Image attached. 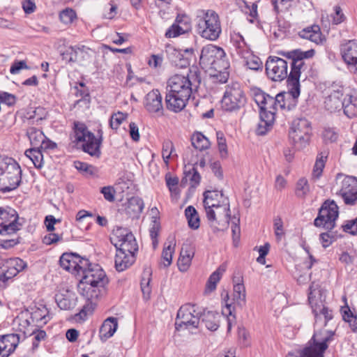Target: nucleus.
<instances>
[{
    "label": "nucleus",
    "instance_id": "37998d69",
    "mask_svg": "<svg viewBox=\"0 0 357 357\" xmlns=\"http://www.w3.org/2000/svg\"><path fill=\"white\" fill-rule=\"evenodd\" d=\"M192 146L198 150L202 151L210 146L208 139L201 132L193 134L191 138Z\"/></svg>",
    "mask_w": 357,
    "mask_h": 357
},
{
    "label": "nucleus",
    "instance_id": "e2e57ef3",
    "mask_svg": "<svg viewBox=\"0 0 357 357\" xmlns=\"http://www.w3.org/2000/svg\"><path fill=\"white\" fill-rule=\"evenodd\" d=\"M341 197L346 204L354 205L357 201V189L344 192Z\"/></svg>",
    "mask_w": 357,
    "mask_h": 357
},
{
    "label": "nucleus",
    "instance_id": "ea45409f",
    "mask_svg": "<svg viewBox=\"0 0 357 357\" xmlns=\"http://www.w3.org/2000/svg\"><path fill=\"white\" fill-rule=\"evenodd\" d=\"M343 320L347 322L354 332L357 331V317L354 314L349 307L346 305L340 310Z\"/></svg>",
    "mask_w": 357,
    "mask_h": 357
},
{
    "label": "nucleus",
    "instance_id": "4d7b16f0",
    "mask_svg": "<svg viewBox=\"0 0 357 357\" xmlns=\"http://www.w3.org/2000/svg\"><path fill=\"white\" fill-rule=\"evenodd\" d=\"M151 271L150 268L145 269L142 275L141 279V290H144L147 288H152V285L151 284Z\"/></svg>",
    "mask_w": 357,
    "mask_h": 357
},
{
    "label": "nucleus",
    "instance_id": "c85d7f7f",
    "mask_svg": "<svg viewBox=\"0 0 357 357\" xmlns=\"http://www.w3.org/2000/svg\"><path fill=\"white\" fill-rule=\"evenodd\" d=\"M118 328V319L115 317H108L102 324L99 330V338L105 342L112 337Z\"/></svg>",
    "mask_w": 357,
    "mask_h": 357
},
{
    "label": "nucleus",
    "instance_id": "5701e85b",
    "mask_svg": "<svg viewBox=\"0 0 357 357\" xmlns=\"http://www.w3.org/2000/svg\"><path fill=\"white\" fill-rule=\"evenodd\" d=\"M340 54L348 67L357 71V40H345L340 45Z\"/></svg>",
    "mask_w": 357,
    "mask_h": 357
},
{
    "label": "nucleus",
    "instance_id": "f704fd0d",
    "mask_svg": "<svg viewBox=\"0 0 357 357\" xmlns=\"http://www.w3.org/2000/svg\"><path fill=\"white\" fill-rule=\"evenodd\" d=\"M326 295L324 291H310L308 294L309 304L312 313H317L321 307L325 305Z\"/></svg>",
    "mask_w": 357,
    "mask_h": 357
},
{
    "label": "nucleus",
    "instance_id": "473e14b6",
    "mask_svg": "<svg viewBox=\"0 0 357 357\" xmlns=\"http://www.w3.org/2000/svg\"><path fill=\"white\" fill-rule=\"evenodd\" d=\"M300 36L316 44L322 43L324 38L322 36L320 28L318 25H313L303 29L300 32Z\"/></svg>",
    "mask_w": 357,
    "mask_h": 357
},
{
    "label": "nucleus",
    "instance_id": "f8f14e48",
    "mask_svg": "<svg viewBox=\"0 0 357 357\" xmlns=\"http://www.w3.org/2000/svg\"><path fill=\"white\" fill-rule=\"evenodd\" d=\"M333 332L328 331L323 335L321 333H314L301 349L302 357H324V352L328 347V342L333 340Z\"/></svg>",
    "mask_w": 357,
    "mask_h": 357
},
{
    "label": "nucleus",
    "instance_id": "69168bd1",
    "mask_svg": "<svg viewBox=\"0 0 357 357\" xmlns=\"http://www.w3.org/2000/svg\"><path fill=\"white\" fill-rule=\"evenodd\" d=\"M100 192L103 195L104 198L109 202H112L114 201L115 190L112 186H105L101 188Z\"/></svg>",
    "mask_w": 357,
    "mask_h": 357
},
{
    "label": "nucleus",
    "instance_id": "6ab92c4d",
    "mask_svg": "<svg viewBox=\"0 0 357 357\" xmlns=\"http://www.w3.org/2000/svg\"><path fill=\"white\" fill-rule=\"evenodd\" d=\"M98 298L99 294L98 291H82L80 299L84 303L81 310L72 317V320L76 323L84 322L87 319L88 316L93 312Z\"/></svg>",
    "mask_w": 357,
    "mask_h": 357
},
{
    "label": "nucleus",
    "instance_id": "393cba45",
    "mask_svg": "<svg viewBox=\"0 0 357 357\" xmlns=\"http://www.w3.org/2000/svg\"><path fill=\"white\" fill-rule=\"evenodd\" d=\"M20 343V335L6 334L0 335V357H9Z\"/></svg>",
    "mask_w": 357,
    "mask_h": 357
},
{
    "label": "nucleus",
    "instance_id": "58836bf2",
    "mask_svg": "<svg viewBox=\"0 0 357 357\" xmlns=\"http://www.w3.org/2000/svg\"><path fill=\"white\" fill-rule=\"evenodd\" d=\"M226 269L227 265L222 264L210 275L206 284L208 290H214L216 288L218 282L220 280Z\"/></svg>",
    "mask_w": 357,
    "mask_h": 357
},
{
    "label": "nucleus",
    "instance_id": "de8ad7c7",
    "mask_svg": "<svg viewBox=\"0 0 357 357\" xmlns=\"http://www.w3.org/2000/svg\"><path fill=\"white\" fill-rule=\"evenodd\" d=\"M128 118V114L121 112L114 113L109 119V126L112 130H117Z\"/></svg>",
    "mask_w": 357,
    "mask_h": 357
},
{
    "label": "nucleus",
    "instance_id": "aec40b11",
    "mask_svg": "<svg viewBox=\"0 0 357 357\" xmlns=\"http://www.w3.org/2000/svg\"><path fill=\"white\" fill-rule=\"evenodd\" d=\"M266 72L272 80L282 81L287 77L288 63L280 57L270 56L266 62Z\"/></svg>",
    "mask_w": 357,
    "mask_h": 357
},
{
    "label": "nucleus",
    "instance_id": "412c9836",
    "mask_svg": "<svg viewBox=\"0 0 357 357\" xmlns=\"http://www.w3.org/2000/svg\"><path fill=\"white\" fill-rule=\"evenodd\" d=\"M18 214L12 208H0V234L10 235L20 230Z\"/></svg>",
    "mask_w": 357,
    "mask_h": 357
},
{
    "label": "nucleus",
    "instance_id": "a878e982",
    "mask_svg": "<svg viewBox=\"0 0 357 357\" xmlns=\"http://www.w3.org/2000/svg\"><path fill=\"white\" fill-rule=\"evenodd\" d=\"M191 29L190 18L186 15L177 16L175 22L165 33L167 38H175L188 32Z\"/></svg>",
    "mask_w": 357,
    "mask_h": 357
},
{
    "label": "nucleus",
    "instance_id": "c03bdc74",
    "mask_svg": "<svg viewBox=\"0 0 357 357\" xmlns=\"http://www.w3.org/2000/svg\"><path fill=\"white\" fill-rule=\"evenodd\" d=\"M357 189V179L354 176H346L342 181V185L340 190V195Z\"/></svg>",
    "mask_w": 357,
    "mask_h": 357
},
{
    "label": "nucleus",
    "instance_id": "79ce46f5",
    "mask_svg": "<svg viewBox=\"0 0 357 357\" xmlns=\"http://www.w3.org/2000/svg\"><path fill=\"white\" fill-rule=\"evenodd\" d=\"M175 246L176 242L174 240L169 241L168 243L165 244L162 252V259L165 266H169L171 264Z\"/></svg>",
    "mask_w": 357,
    "mask_h": 357
},
{
    "label": "nucleus",
    "instance_id": "a19ab883",
    "mask_svg": "<svg viewBox=\"0 0 357 357\" xmlns=\"http://www.w3.org/2000/svg\"><path fill=\"white\" fill-rule=\"evenodd\" d=\"M185 215L188 220V226L192 229H197L199 227V217L196 209L192 206H188L185 210Z\"/></svg>",
    "mask_w": 357,
    "mask_h": 357
},
{
    "label": "nucleus",
    "instance_id": "a18cd8bd",
    "mask_svg": "<svg viewBox=\"0 0 357 357\" xmlns=\"http://www.w3.org/2000/svg\"><path fill=\"white\" fill-rule=\"evenodd\" d=\"M327 158L326 153L321 152L318 154L317 160L313 168L312 175L314 177L319 178L322 174L325 167L326 160Z\"/></svg>",
    "mask_w": 357,
    "mask_h": 357
},
{
    "label": "nucleus",
    "instance_id": "13d9d810",
    "mask_svg": "<svg viewBox=\"0 0 357 357\" xmlns=\"http://www.w3.org/2000/svg\"><path fill=\"white\" fill-rule=\"evenodd\" d=\"M291 0H272L274 10L276 13L287 11L291 6Z\"/></svg>",
    "mask_w": 357,
    "mask_h": 357
},
{
    "label": "nucleus",
    "instance_id": "7c9ffc66",
    "mask_svg": "<svg viewBox=\"0 0 357 357\" xmlns=\"http://www.w3.org/2000/svg\"><path fill=\"white\" fill-rule=\"evenodd\" d=\"M135 253L116 251L114 261L116 269L120 272L130 267L135 261Z\"/></svg>",
    "mask_w": 357,
    "mask_h": 357
},
{
    "label": "nucleus",
    "instance_id": "5fc2aeb1",
    "mask_svg": "<svg viewBox=\"0 0 357 357\" xmlns=\"http://www.w3.org/2000/svg\"><path fill=\"white\" fill-rule=\"evenodd\" d=\"M43 108L40 107H31L28 109L26 114H24V118H26L29 120L36 119V121L42 120Z\"/></svg>",
    "mask_w": 357,
    "mask_h": 357
},
{
    "label": "nucleus",
    "instance_id": "c9c22d12",
    "mask_svg": "<svg viewBox=\"0 0 357 357\" xmlns=\"http://www.w3.org/2000/svg\"><path fill=\"white\" fill-rule=\"evenodd\" d=\"M70 54V61L76 62L79 61V56L82 57L83 60H89L90 57H91V54L93 53V51L85 46H82V47H70L68 50Z\"/></svg>",
    "mask_w": 357,
    "mask_h": 357
},
{
    "label": "nucleus",
    "instance_id": "2f4dec72",
    "mask_svg": "<svg viewBox=\"0 0 357 357\" xmlns=\"http://www.w3.org/2000/svg\"><path fill=\"white\" fill-rule=\"evenodd\" d=\"M22 260L20 259H9L4 264L3 273L1 274L5 282L8 280L12 279L17 275V273L22 269L21 266Z\"/></svg>",
    "mask_w": 357,
    "mask_h": 357
},
{
    "label": "nucleus",
    "instance_id": "bf43d9fd",
    "mask_svg": "<svg viewBox=\"0 0 357 357\" xmlns=\"http://www.w3.org/2000/svg\"><path fill=\"white\" fill-rule=\"evenodd\" d=\"M217 141L218 149L222 158H225L227 155V146L226 139L222 132H217Z\"/></svg>",
    "mask_w": 357,
    "mask_h": 357
},
{
    "label": "nucleus",
    "instance_id": "20e7f679",
    "mask_svg": "<svg viewBox=\"0 0 357 357\" xmlns=\"http://www.w3.org/2000/svg\"><path fill=\"white\" fill-rule=\"evenodd\" d=\"M285 107V93H280L275 97L268 95L261 107H259L260 120L256 128L258 135H264L270 131L275 120V113Z\"/></svg>",
    "mask_w": 357,
    "mask_h": 357
},
{
    "label": "nucleus",
    "instance_id": "b1692460",
    "mask_svg": "<svg viewBox=\"0 0 357 357\" xmlns=\"http://www.w3.org/2000/svg\"><path fill=\"white\" fill-rule=\"evenodd\" d=\"M232 50L238 56L248 59L252 56L250 46L245 42L243 36L237 32H233L230 36Z\"/></svg>",
    "mask_w": 357,
    "mask_h": 357
},
{
    "label": "nucleus",
    "instance_id": "680f3d73",
    "mask_svg": "<svg viewBox=\"0 0 357 357\" xmlns=\"http://www.w3.org/2000/svg\"><path fill=\"white\" fill-rule=\"evenodd\" d=\"M227 70L228 69H213V70H214V73L211 74V75L213 77L216 78L218 82H219L220 83H225L227 82L229 78V72Z\"/></svg>",
    "mask_w": 357,
    "mask_h": 357
},
{
    "label": "nucleus",
    "instance_id": "4c0bfd02",
    "mask_svg": "<svg viewBox=\"0 0 357 357\" xmlns=\"http://www.w3.org/2000/svg\"><path fill=\"white\" fill-rule=\"evenodd\" d=\"M220 315L215 312H208L203 315L202 323L210 331H214L219 327Z\"/></svg>",
    "mask_w": 357,
    "mask_h": 357
},
{
    "label": "nucleus",
    "instance_id": "72a5a7b5",
    "mask_svg": "<svg viewBox=\"0 0 357 357\" xmlns=\"http://www.w3.org/2000/svg\"><path fill=\"white\" fill-rule=\"evenodd\" d=\"M144 206V202L141 198L132 197L128 199L126 204V212L132 218L138 217L142 212Z\"/></svg>",
    "mask_w": 357,
    "mask_h": 357
},
{
    "label": "nucleus",
    "instance_id": "f03ea898",
    "mask_svg": "<svg viewBox=\"0 0 357 357\" xmlns=\"http://www.w3.org/2000/svg\"><path fill=\"white\" fill-rule=\"evenodd\" d=\"M204 206L213 231L227 229L230 218L229 201L222 191L208 190L204 194Z\"/></svg>",
    "mask_w": 357,
    "mask_h": 357
},
{
    "label": "nucleus",
    "instance_id": "a211bd4d",
    "mask_svg": "<svg viewBox=\"0 0 357 357\" xmlns=\"http://www.w3.org/2000/svg\"><path fill=\"white\" fill-rule=\"evenodd\" d=\"M26 321L28 325L42 328L50 319V312L42 303H33L24 310Z\"/></svg>",
    "mask_w": 357,
    "mask_h": 357
},
{
    "label": "nucleus",
    "instance_id": "cd10ccee",
    "mask_svg": "<svg viewBox=\"0 0 357 357\" xmlns=\"http://www.w3.org/2000/svg\"><path fill=\"white\" fill-rule=\"evenodd\" d=\"M58 307L64 310H69L76 305L77 298L73 291H59L55 296Z\"/></svg>",
    "mask_w": 357,
    "mask_h": 357
},
{
    "label": "nucleus",
    "instance_id": "6e6d98bb",
    "mask_svg": "<svg viewBox=\"0 0 357 357\" xmlns=\"http://www.w3.org/2000/svg\"><path fill=\"white\" fill-rule=\"evenodd\" d=\"M165 181L167 188H169V190L172 194L177 195L178 191V178L176 176H171L169 174H167L165 176Z\"/></svg>",
    "mask_w": 357,
    "mask_h": 357
},
{
    "label": "nucleus",
    "instance_id": "8fccbe9b",
    "mask_svg": "<svg viewBox=\"0 0 357 357\" xmlns=\"http://www.w3.org/2000/svg\"><path fill=\"white\" fill-rule=\"evenodd\" d=\"M174 152V146L172 141L166 140L162 144V156L165 163L167 165L169 160L173 157Z\"/></svg>",
    "mask_w": 357,
    "mask_h": 357
},
{
    "label": "nucleus",
    "instance_id": "864d4df0",
    "mask_svg": "<svg viewBox=\"0 0 357 357\" xmlns=\"http://www.w3.org/2000/svg\"><path fill=\"white\" fill-rule=\"evenodd\" d=\"M74 167L79 172H84L86 174H94L96 172V169L93 165H89L86 162H81L79 160L74 162Z\"/></svg>",
    "mask_w": 357,
    "mask_h": 357
},
{
    "label": "nucleus",
    "instance_id": "0eeeda50",
    "mask_svg": "<svg viewBox=\"0 0 357 357\" xmlns=\"http://www.w3.org/2000/svg\"><path fill=\"white\" fill-rule=\"evenodd\" d=\"M74 133L75 142L77 145L81 146L83 151L91 156L100 157L101 154L100 148L102 141L101 130L98 131L99 136L96 137L93 132L89 130L84 123L75 122Z\"/></svg>",
    "mask_w": 357,
    "mask_h": 357
},
{
    "label": "nucleus",
    "instance_id": "dca6fc26",
    "mask_svg": "<svg viewBox=\"0 0 357 357\" xmlns=\"http://www.w3.org/2000/svg\"><path fill=\"white\" fill-rule=\"evenodd\" d=\"M59 264L78 279L82 271L90 265V261L77 253L65 252L60 257Z\"/></svg>",
    "mask_w": 357,
    "mask_h": 357
},
{
    "label": "nucleus",
    "instance_id": "338daca9",
    "mask_svg": "<svg viewBox=\"0 0 357 357\" xmlns=\"http://www.w3.org/2000/svg\"><path fill=\"white\" fill-rule=\"evenodd\" d=\"M268 95L259 89L253 91V98L259 107H261Z\"/></svg>",
    "mask_w": 357,
    "mask_h": 357
},
{
    "label": "nucleus",
    "instance_id": "052dcab7",
    "mask_svg": "<svg viewBox=\"0 0 357 357\" xmlns=\"http://www.w3.org/2000/svg\"><path fill=\"white\" fill-rule=\"evenodd\" d=\"M337 133L333 128H325L322 132V138L326 143H332L337 140Z\"/></svg>",
    "mask_w": 357,
    "mask_h": 357
},
{
    "label": "nucleus",
    "instance_id": "423d86ee",
    "mask_svg": "<svg viewBox=\"0 0 357 357\" xmlns=\"http://www.w3.org/2000/svg\"><path fill=\"white\" fill-rule=\"evenodd\" d=\"M22 169L13 158L0 155V190L5 192L15 189L21 180Z\"/></svg>",
    "mask_w": 357,
    "mask_h": 357
},
{
    "label": "nucleus",
    "instance_id": "f3484780",
    "mask_svg": "<svg viewBox=\"0 0 357 357\" xmlns=\"http://www.w3.org/2000/svg\"><path fill=\"white\" fill-rule=\"evenodd\" d=\"M246 99L243 90L238 83L228 85L222 99L223 108L227 111L239 109L245 103Z\"/></svg>",
    "mask_w": 357,
    "mask_h": 357
},
{
    "label": "nucleus",
    "instance_id": "6e6552de",
    "mask_svg": "<svg viewBox=\"0 0 357 357\" xmlns=\"http://www.w3.org/2000/svg\"><path fill=\"white\" fill-rule=\"evenodd\" d=\"M199 64L206 70L228 69L229 63L223 49L210 44L202 50Z\"/></svg>",
    "mask_w": 357,
    "mask_h": 357
},
{
    "label": "nucleus",
    "instance_id": "603ef678",
    "mask_svg": "<svg viewBox=\"0 0 357 357\" xmlns=\"http://www.w3.org/2000/svg\"><path fill=\"white\" fill-rule=\"evenodd\" d=\"M273 229L276 239L280 241L284 236V229L283 222L280 217H275L273 219Z\"/></svg>",
    "mask_w": 357,
    "mask_h": 357
},
{
    "label": "nucleus",
    "instance_id": "9d476101",
    "mask_svg": "<svg viewBox=\"0 0 357 357\" xmlns=\"http://www.w3.org/2000/svg\"><path fill=\"white\" fill-rule=\"evenodd\" d=\"M221 296L225 303L222 314L227 317V332H230L236 324L235 308L245 303V291H224Z\"/></svg>",
    "mask_w": 357,
    "mask_h": 357
},
{
    "label": "nucleus",
    "instance_id": "774afa93",
    "mask_svg": "<svg viewBox=\"0 0 357 357\" xmlns=\"http://www.w3.org/2000/svg\"><path fill=\"white\" fill-rule=\"evenodd\" d=\"M342 227L344 231L357 236V218L353 220L347 221Z\"/></svg>",
    "mask_w": 357,
    "mask_h": 357
},
{
    "label": "nucleus",
    "instance_id": "3c124183",
    "mask_svg": "<svg viewBox=\"0 0 357 357\" xmlns=\"http://www.w3.org/2000/svg\"><path fill=\"white\" fill-rule=\"evenodd\" d=\"M315 319V321L317 322L321 317V316L324 318V325L326 326L327 323L331 321L333 318V312L331 309L328 308L327 306L324 305L321 307L320 310L317 313H313Z\"/></svg>",
    "mask_w": 357,
    "mask_h": 357
},
{
    "label": "nucleus",
    "instance_id": "c756f323",
    "mask_svg": "<svg viewBox=\"0 0 357 357\" xmlns=\"http://www.w3.org/2000/svg\"><path fill=\"white\" fill-rule=\"evenodd\" d=\"M344 93L342 90L333 91L325 100V107L331 112L342 109Z\"/></svg>",
    "mask_w": 357,
    "mask_h": 357
},
{
    "label": "nucleus",
    "instance_id": "4468645a",
    "mask_svg": "<svg viewBox=\"0 0 357 357\" xmlns=\"http://www.w3.org/2000/svg\"><path fill=\"white\" fill-rule=\"evenodd\" d=\"M110 241L116 251L135 252L138 250L134 235L126 228L118 227L114 229Z\"/></svg>",
    "mask_w": 357,
    "mask_h": 357
},
{
    "label": "nucleus",
    "instance_id": "4be33fe9",
    "mask_svg": "<svg viewBox=\"0 0 357 357\" xmlns=\"http://www.w3.org/2000/svg\"><path fill=\"white\" fill-rule=\"evenodd\" d=\"M144 105L151 114L158 116L163 114L162 97L158 89H153L146 95Z\"/></svg>",
    "mask_w": 357,
    "mask_h": 357
},
{
    "label": "nucleus",
    "instance_id": "ddd939ff",
    "mask_svg": "<svg viewBox=\"0 0 357 357\" xmlns=\"http://www.w3.org/2000/svg\"><path fill=\"white\" fill-rule=\"evenodd\" d=\"M200 312L195 305L186 303L178 310L176 315V329H196L199 327Z\"/></svg>",
    "mask_w": 357,
    "mask_h": 357
},
{
    "label": "nucleus",
    "instance_id": "1a4fd4ad",
    "mask_svg": "<svg viewBox=\"0 0 357 357\" xmlns=\"http://www.w3.org/2000/svg\"><path fill=\"white\" fill-rule=\"evenodd\" d=\"M78 288L86 290L91 287L104 288L108 283V278L105 271L97 264L87 266L78 278Z\"/></svg>",
    "mask_w": 357,
    "mask_h": 357
},
{
    "label": "nucleus",
    "instance_id": "bb28decb",
    "mask_svg": "<svg viewBox=\"0 0 357 357\" xmlns=\"http://www.w3.org/2000/svg\"><path fill=\"white\" fill-rule=\"evenodd\" d=\"M26 135L31 147L35 149H54L56 147V144L53 142H47L46 144L45 142V136L39 129L36 128H30L26 131Z\"/></svg>",
    "mask_w": 357,
    "mask_h": 357
},
{
    "label": "nucleus",
    "instance_id": "09e8293b",
    "mask_svg": "<svg viewBox=\"0 0 357 357\" xmlns=\"http://www.w3.org/2000/svg\"><path fill=\"white\" fill-rule=\"evenodd\" d=\"M77 18L75 11L70 8H66L59 13V19L65 24H70Z\"/></svg>",
    "mask_w": 357,
    "mask_h": 357
},
{
    "label": "nucleus",
    "instance_id": "49530a36",
    "mask_svg": "<svg viewBox=\"0 0 357 357\" xmlns=\"http://www.w3.org/2000/svg\"><path fill=\"white\" fill-rule=\"evenodd\" d=\"M310 192V185L305 178H301L298 180L295 193L298 197H305Z\"/></svg>",
    "mask_w": 357,
    "mask_h": 357
},
{
    "label": "nucleus",
    "instance_id": "0e129e2a",
    "mask_svg": "<svg viewBox=\"0 0 357 357\" xmlns=\"http://www.w3.org/2000/svg\"><path fill=\"white\" fill-rule=\"evenodd\" d=\"M15 102V97L9 93L0 91V104L4 103L8 106L14 105Z\"/></svg>",
    "mask_w": 357,
    "mask_h": 357
},
{
    "label": "nucleus",
    "instance_id": "9b49d317",
    "mask_svg": "<svg viewBox=\"0 0 357 357\" xmlns=\"http://www.w3.org/2000/svg\"><path fill=\"white\" fill-rule=\"evenodd\" d=\"M312 135L310 123L304 118L294 119L291 125L289 135L298 149L305 148L310 143Z\"/></svg>",
    "mask_w": 357,
    "mask_h": 357
},
{
    "label": "nucleus",
    "instance_id": "2eb2a0df",
    "mask_svg": "<svg viewBox=\"0 0 357 357\" xmlns=\"http://www.w3.org/2000/svg\"><path fill=\"white\" fill-rule=\"evenodd\" d=\"M338 215V207L335 202H325L319 209L314 224L316 227H322L326 229L331 230L335 226Z\"/></svg>",
    "mask_w": 357,
    "mask_h": 357
},
{
    "label": "nucleus",
    "instance_id": "f257e3e1",
    "mask_svg": "<svg viewBox=\"0 0 357 357\" xmlns=\"http://www.w3.org/2000/svg\"><path fill=\"white\" fill-rule=\"evenodd\" d=\"M201 82L200 75L197 68H191L187 75L176 74L167 81L165 97L167 107L175 112L185 108L192 92L197 91Z\"/></svg>",
    "mask_w": 357,
    "mask_h": 357
},
{
    "label": "nucleus",
    "instance_id": "e433bc0d",
    "mask_svg": "<svg viewBox=\"0 0 357 357\" xmlns=\"http://www.w3.org/2000/svg\"><path fill=\"white\" fill-rule=\"evenodd\" d=\"M344 114L349 118H353L357 116V99H354L352 96L347 94L343 98Z\"/></svg>",
    "mask_w": 357,
    "mask_h": 357
},
{
    "label": "nucleus",
    "instance_id": "7ed1b4c3",
    "mask_svg": "<svg viewBox=\"0 0 357 357\" xmlns=\"http://www.w3.org/2000/svg\"><path fill=\"white\" fill-rule=\"evenodd\" d=\"M279 54L291 59V71L287 78V87L289 93L293 98H297L301 93L299 79L301 70L305 66L303 59L313 57L314 50L301 51L300 50H294L289 52H282Z\"/></svg>",
    "mask_w": 357,
    "mask_h": 357
},
{
    "label": "nucleus",
    "instance_id": "39448f33",
    "mask_svg": "<svg viewBox=\"0 0 357 357\" xmlns=\"http://www.w3.org/2000/svg\"><path fill=\"white\" fill-rule=\"evenodd\" d=\"M196 29L198 34L203 38L216 40L222 32L218 14L213 10H199L196 18Z\"/></svg>",
    "mask_w": 357,
    "mask_h": 357
}]
</instances>
